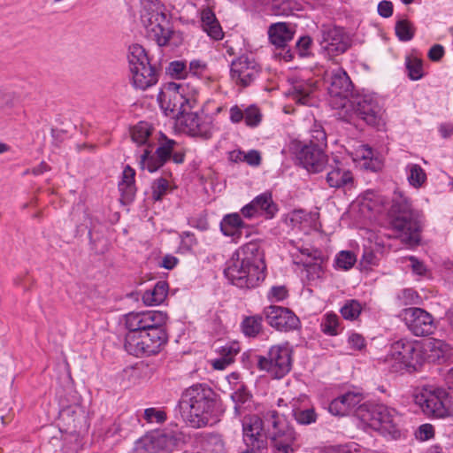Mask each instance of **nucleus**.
<instances>
[{
    "instance_id": "4d7b16f0",
    "label": "nucleus",
    "mask_w": 453,
    "mask_h": 453,
    "mask_svg": "<svg viewBox=\"0 0 453 453\" xmlns=\"http://www.w3.org/2000/svg\"><path fill=\"white\" fill-rule=\"evenodd\" d=\"M379 258L377 255L371 249H365L361 259V264L364 266L377 265Z\"/></svg>"
},
{
    "instance_id": "052dcab7",
    "label": "nucleus",
    "mask_w": 453,
    "mask_h": 453,
    "mask_svg": "<svg viewBox=\"0 0 453 453\" xmlns=\"http://www.w3.org/2000/svg\"><path fill=\"white\" fill-rule=\"evenodd\" d=\"M444 54L445 50L443 46L441 44H434L430 48L427 57L431 61L437 62L442 58Z\"/></svg>"
},
{
    "instance_id": "a18cd8bd",
    "label": "nucleus",
    "mask_w": 453,
    "mask_h": 453,
    "mask_svg": "<svg viewBox=\"0 0 453 453\" xmlns=\"http://www.w3.org/2000/svg\"><path fill=\"white\" fill-rule=\"evenodd\" d=\"M293 416L300 425H310L316 422L317 419V414L313 409H294Z\"/></svg>"
},
{
    "instance_id": "ddd939ff",
    "label": "nucleus",
    "mask_w": 453,
    "mask_h": 453,
    "mask_svg": "<svg viewBox=\"0 0 453 453\" xmlns=\"http://www.w3.org/2000/svg\"><path fill=\"white\" fill-rule=\"evenodd\" d=\"M269 429L265 422V411L261 415H250L242 420V440L247 448L267 449Z\"/></svg>"
},
{
    "instance_id": "774afa93",
    "label": "nucleus",
    "mask_w": 453,
    "mask_h": 453,
    "mask_svg": "<svg viewBox=\"0 0 453 453\" xmlns=\"http://www.w3.org/2000/svg\"><path fill=\"white\" fill-rule=\"evenodd\" d=\"M230 120L233 123H239L244 119V111L237 105H234L229 111Z\"/></svg>"
},
{
    "instance_id": "a19ab883",
    "label": "nucleus",
    "mask_w": 453,
    "mask_h": 453,
    "mask_svg": "<svg viewBox=\"0 0 453 453\" xmlns=\"http://www.w3.org/2000/svg\"><path fill=\"white\" fill-rule=\"evenodd\" d=\"M406 69L409 78L412 81H418L424 75L423 63L419 58L408 57L406 58Z\"/></svg>"
},
{
    "instance_id": "5701e85b",
    "label": "nucleus",
    "mask_w": 453,
    "mask_h": 453,
    "mask_svg": "<svg viewBox=\"0 0 453 453\" xmlns=\"http://www.w3.org/2000/svg\"><path fill=\"white\" fill-rule=\"evenodd\" d=\"M182 124L187 133L194 137L209 139L212 135L213 121L211 117L198 114L197 112L187 111L183 116Z\"/></svg>"
},
{
    "instance_id": "f3484780",
    "label": "nucleus",
    "mask_w": 453,
    "mask_h": 453,
    "mask_svg": "<svg viewBox=\"0 0 453 453\" xmlns=\"http://www.w3.org/2000/svg\"><path fill=\"white\" fill-rule=\"evenodd\" d=\"M260 66L256 60L247 55H242L231 63L230 75L238 86L246 88L258 77Z\"/></svg>"
},
{
    "instance_id": "2f4dec72",
    "label": "nucleus",
    "mask_w": 453,
    "mask_h": 453,
    "mask_svg": "<svg viewBox=\"0 0 453 453\" xmlns=\"http://www.w3.org/2000/svg\"><path fill=\"white\" fill-rule=\"evenodd\" d=\"M168 294V283L165 280L157 281L154 288L142 295V302L149 306L162 303Z\"/></svg>"
},
{
    "instance_id": "72a5a7b5",
    "label": "nucleus",
    "mask_w": 453,
    "mask_h": 453,
    "mask_svg": "<svg viewBox=\"0 0 453 453\" xmlns=\"http://www.w3.org/2000/svg\"><path fill=\"white\" fill-rule=\"evenodd\" d=\"M152 132V126L145 121H140L130 130L132 141L137 145L146 144Z\"/></svg>"
},
{
    "instance_id": "69168bd1",
    "label": "nucleus",
    "mask_w": 453,
    "mask_h": 453,
    "mask_svg": "<svg viewBox=\"0 0 453 453\" xmlns=\"http://www.w3.org/2000/svg\"><path fill=\"white\" fill-rule=\"evenodd\" d=\"M409 260L411 262V269L414 273L420 276L426 275L427 269L422 261L418 260L414 256H411Z\"/></svg>"
},
{
    "instance_id": "bb28decb",
    "label": "nucleus",
    "mask_w": 453,
    "mask_h": 453,
    "mask_svg": "<svg viewBox=\"0 0 453 453\" xmlns=\"http://www.w3.org/2000/svg\"><path fill=\"white\" fill-rule=\"evenodd\" d=\"M155 453H170L183 441L184 435L178 429L164 430L150 435Z\"/></svg>"
},
{
    "instance_id": "a878e982",
    "label": "nucleus",
    "mask_w": 453,
    "mask_h": 453,
    "mask_svg": "<svg viewBox=\"0 0 453 453\" xmlns=\"http://www.w3.org/2000/svg\"><path fill=\"white\" fill-rule=\"evenodd\" d=\"M298 254H292L293 262L305 268L309 280L320 279L324 274L322 258L313 255L309 249L298 250Z\"/></svg>"
},
{
    "instance_id": "f257e3e1",
    "label": "nucleus",
    "mask_w": 453,
    "mask_h": 453,
    "mask_svg": "<svg viewBox=\"0 0 453 453\" xmlns=\"http://www.w3.org/2000/svg\"><path fill=\"white\" fill-rule=\"evenodd\" d=\"M168 315L161 311H132L125 316L128 330L124 348L135 357L152 356L159 353L168 341L165 325Z\"/></svg>"
},
{
    "instance_id": "473e14b6",
    "label": "nucleus",
    "mask_w": 453,
    "mask_h": 453,
    "mask_svg": "<svg viewBox=\"0 0 453 453\" xmlns=\"http://www.w3.org/2000/svg\"><path fill=\"white\" fill-rule=\"evenodd\" d=\"M273 8L275 15L291 16L296 15V12L303 9V4L297 0H275Z\"/></svg>"
},
{
    "instance_id": "6ab92c4d",
    "label": "nucleus",
    "mask_w": 453,
    "mask_h": 453,
    "mask_svg": "<svg viewBox=\"0 0 453 453\" xmlns=\"http://www.w3.org/2000/svg\"><path fill=\"white\" fill-rule=\"evenodd\" d=\"M263 316L270 326L280 332H289L300 326L298 317L285 307L269 305L263 310Z\"/></svg>"
},
{
    "instance_id": "e2e57ef3",
    "label": "nucleus",
    "mask_w": 453,
    "mask_h": 453,
    "mask_svg": "<svg viewBox=\"0 0 453 453\" xmlns=\"http://www.w3.org/2000/svg\"><path fill=\"white\" fill-rule=\"evenodd\" d=\"M329 411L334 415L343 416L348 413L345 405H342V402L339 398L334 399L329 404Z\"/></svg>"
},
{
    "instance_id": "aec40b11",
    "label": "nucleus",
    "mask_w": 453,
    "mask_h": 453,
    "mask_svg": "<svg viewBox=\"0 0 453 453\" xmlns=\"http://www.w3.org/2000/svg\"><path fill=\"white\" fill-rule=\"evenodd\" d=\"M403 316L408 329L416 336L429 335L435 329L433 316L424 309L407 308L403 311Z\"/></svg>"
},
{
    "instance_id": "7ed1b4c3",
    "label": "nucleus",
    "mask_w": 453,
    "mask_h": 453,
    "mask_svg": "<svg viewBox=\"0 0 453 453\" xmlns=\"http://www.w3.org/2000/svg\"><path fill=\"white\" fill-rule=\"evenodd\" d=\"M219 403V395L206 383H196L187 388L179 400V408L183 420L193 428L208 425L214 416Z\"/></svg>"
},
{
    "instance_id": "393cba45",
    "label": "nucleus",
    "mask_w": 453,
    "mask_h": 453,
    "mask_svg": "<svg viewBox=\"0 0 453 453\" xmlns=\"http://www.w3.org/2000/svg\"><path fill=\"white\" fill-rule=\"evenodd\" d=\"M317 90V82L310 79L294 80L288 96L301 105L311 106L314 104V93Z\"/></svg>"
},
{
    "instance_id": "603ef678",
    "label": "nucleus",
    "mask_w": 453,
    "mask_h": 453,
    "mask_svg": "<svg viewBox=\"0 0 453 453\" xmlns=\"http://www.w3.org/2000/svg\"><path fill=\"white\" fill-rule=\"evenodd\" d=\"M339 400L342 402V405H345L348 412L359 404L361 401V395L354 392H347L340 395Z\"/></svg>"
},
{
    "instance_id": "c03bdc74",
    "label": "nucleus",
    "mask_w": 453,
    "mask_h": 453,
    "mask_svg": "<svg viewBox=\"0 0 453 453\" xmlns=\"http://www.w3.org/2000/svg\"><path fill=\"white\" fill-rule=\"evenodd\" d=\"M432 352L431 357L434 359L444 358L449 352V345L441 340H433L427 346Z\"/></svg>"
},
{
    "instance_id": "13d9d810",
    "label": "nucleus",
    "mask_w": 453,
    "mask_h": 453,
    "mask_svg": "<svg viewBox=\"0 0 453 453\" xmlns=\"http://www.w3.org/2000/svg\"><path fill=\"white\" fill-rule=\"evenodd\" d=\"M311 43L312 40L310 36H302L296 42V48L301 57H305L308 55V50H310Z\"/></svg>"
},
{
    "instance_id": "7c9ffc66",
    "label": "nucleus",
    "mask_w": 453,
    "mask_h": 453,
    "mask_svg": "<svg viewBox=\"0 0 453 453\" xmlns=\"http://www.w3.org/2000/svg\"><path fill=\"white\" fill-rule=\"evenodd\" d=\"M326 182L330 188H341L353 183V175L349 170L336 166L327 173Z\"/></svg>"
},
{
    "instance_id": "20e7f679",
    "label": "nucleus",
    "mask_w": 453,
    "mask_h": 453,
    "mask_svg": "<svg viewBox=\"0 0 453 453\" xmlns=\"http://www.w3.org/2000/svg\"><path fill=\"white\" fill-rule=\"evenodd\" d=\"M389 224L403 242L418 245L424 226V215L412 208L411 202L403 192L395 191L388 211Z\"/></svg>"
},
{
    "instance_id": "f03ea898",
    "label": "nucleus",
    "mask_w": 453,
    "mask_h": 453,
    "mask_svg": "<svg viewBox=\"0 0 453 453\" xmlns=\"http://www.w3.org/2000/svg\"><path fill=\"white\" fill-rule=\"evenodd\" d=\"M227 280L240 288H252L265 278L264 252L257 242H248L237 250L224 270Z\"/></svg>"
},
{
    "instance_id": "6e6552de",
    "label": "nucleus",
    "mask_w": 453,
    "mask_h": 453,
    "mask_svg": "<svg viewBox=\"0 0 453 453\" xmlns=\"http://www.w3.org/2000/svg\"><path fill=\"white\" fill-rule=\"evenodd\" d=\"M128 63L132 73L134 86L139 89H146L157 82V72L153 66L144 48L133 44L128 49Z\"/></svg>"
},
{
    "instance_id": "338daca9",
    "label": "nucleus",
    "mask_w": 453,
    "mask_h": 453,
    "mask_svg": "<svg viewBox=\"0 0 453 453\" xmlns=\"http://www.w3.org/2000/svg\"><path fill=\"white\" fill-rule=\"evenodd\" d=\"M180 238L181 244L188 250H191L197 243L195 234L189 231L182 232Z\"/></svg>"
},
{
    "instance_id": "9b49d317",
    "label": "nucleus",
    "mask_w": 453,
    "mask_h": 453,
    "mask_svg": "<svg viewBox=\"0 0 453 453\" xmlns=\"http://www.w3.org/2000/svg\"><path fill=\"white\" fill-rule=\"evenodd\" d=\"M415 403L428 417L443 418L450 415L451 397L444 388H424L415 395Z\"/></svg>"
},
{
    "instance_id": "4468645a",
    "label": "nucleus",
    "mask_w": 453,
    "mask_h": 453,
    "mask_svg": "<svg viewBox=\"0 0 453 453\" xmlns=\"http://www.w3.org/2000/svg\"><path fill=\"white\" fill-rule=\"evenodd\" d=\"M177 146V142L169 139L164 134L160 133L158 138V147L154 153H151L150 143H148L143 153L140 157L139 165L142 169H147L150 173H154L161 168L172 157V154Z\"/></svg>"
},
{
    "instance_id": "c756f323",
    "label": "nucleus",
    "mask_w": 453,
    "mask_h": 453,
    "mask_svg": "<svg viewBox=\"0 0 453 453\" xmlns=\"http://www.w3.org/2000/svg\"><path fill=\"white\" fill-rule=\"evenodd\" d=\"M135 171L129 165H127L122 173L121 181L119 183V189L123 200L131 202L135 195L134 184Z\"/></svg>"
},
{
    "instance_id": "a211bd4d",
    "label": "nucleus",
    "mask_w": 453,
    "mask_h": 453,
    "mask_svg": "<svg viewBox=\"0 0 453 453\" xmlns=\"http://www.w3.org/2000/svg\"><path fill=\"white\" fill-rule=\"evenodd\" d=\"M294 35L292 26L286 22L273 23L268 28L269 41L279 50L275 55L286 62L294 58L293 52L288 49V43L293 40Z\"/></svg>"
},
{
    "instance_id": "e433bc0d",
    "label": "nucleus",
    "mask_w": 453,
    "mask_h": 453,
    "mask_svg": "<svg viewBox=\"0 0 453 453\" xmlns=\"http://www.w3.org/2000/svg\"><path fill=\"white\" fill-rule=\"evenodd\" d=\"M406 171L408 181L412 187L418 188L426 182V174L419 165L409 164L406 166Z\"/></svg>"
},
{
    "instance_id": "412c9836",
    "label": "nucleus",
    "mask_w": 453,
    "mask_h": 453,
    "mask_svg": "<svg viewBox=\"0 0 453 453\" xmlns=\"http://www.w3.org/2000/svg\"><path fill=\"white\" fill-rule=\"evenodd\" d=\"M296 160L309 173H318L327 164V156L323 148L314 144H303L296 153Z\"/></svg>"
},
{
    "instance_id": "09e8293b",
    "label": "nucleus",
    "mask_w": 453,
    "mask_h": 453,
    "mask_svg": "<svg viewBox=\"0 0 453 453\" xmlns=\"http://www.w3.org/2000/svg\"><path fill=\"white\" fill-rule=\"evenodd\" d=\"M144 419L149 423L162 424L166 420V413L157 408H147L144 411Z\"/></svg>"
},
{
    "instance_id": "49530a36",
    "label": "nucleus",
    "mask_w": 453,
    "mask_h": 453,
    "mask_svg": "<svg viewBox=\"0 0 453 453\" xmlns=\"http://www.w3.org/2000/svg\"><path fill=\"white\" fill-rule=\"evenodd\" d=\"M308 144L318 145L323 148L326 146V134L320 125L315 124L311 129V138Z\"/></svg>"
},
{
    "instance_id": "423d86ee",
    "label": "nucleus",
    "mask_w": 453,
    "mask_h": 453,
    "mask_svg": "<svg viewBox=\"0 0 453 453\" xmlns=\"http://www.w3.org/2000/svg\"><path fill=\"white\" fill-rule=\"evenodd\" d=\"M363 419L375 430H379L393 438L400 436L399 425L401 416L393 408L381 403L361 406Z\"/></svg>"
},
{
    "instance_id": "8fccbe9b",
    "label": "nucleus",
    "mask_w": 453,
    "mask_h": 453,
    "mask_svg": "<svg viewBox=\"0 0 453 453\" xmlns=\"http://www.w3.org/2000/svg\"><path fill=\"white\" fill-rule=\"evenodd\" d=\"M244 120L249 127L257 126L261 121V114L258 108L254 105L247 107L244 111Z\"/></svg>"
},
{
    "instance_id": "3c124183",
    "label": "nucleus",
    "mask_w": 453,
    "mask_h": 453,
    "mask_svg": "<svg viewBox=\"0 0 453 453\" xmlns=\"http://www.w3.org/2000/svg\"><path fill=\"white\" fill-rule=\"evenodd\" d=\"M166 73L172 77L183 79L187 73V67L182 61H173L168 65Z\"/></svg>"
},
{
    "instance_id": "4c0bfd02",
    "label": "nucleus",
    "mask_w": 453,
    "mask_h": 453,
    "mask_svg": "<svg viewBox=\"0 0 453 453\" xmlns=\"http://www.w3.org/2000/svg\"><path fill=\"white\" fill-rule=\"evenodd\" d=\"M251 398V395L245 388L244 386H242L240 388L236 389L234 392L231 394V400L234 403V411L235 416H241L243 410V404L249 402Z\"/></svg>"
},
{
    "instance_id": "39448f33",
    "label": "nucleus",
    "mask_w": 453,
    "mask_h": 453,
    "mask_svg": "<svg viewBox=\"0 0 453 453\" xmlns=\"http://www.w3.org/2000/svg\"><path fill=\"white\" fill-rule=\"evenodd\" d=\"M265 422L269 429V439L276 449L282 453H293L297 449L298 434L284 415L275 410L265 411Z\"/></svg>"
},
{
    "instance_id": "dca6fc26",
    "label": "nucleus",
    "mask_w": 453,
    "mask_h": 453,
    "mask_svg": "<svg viewBox=\"0 0 453 453\" xmlns=\"http://www.w3.org/2000/svg\"><path fill=\"white\" fill-rule=\"evenodd\" d=\"M324 80L330 96L339 97L340 107L346 108L350 100L349 96L352 94L353 89V83L346 71L340 66L329 69L326 71Z\"/></svg>"
},
{
    "instance_id": "bf43d9fd",
    "label": "nucleus",
    "mask_w": 453,
    "mask_h": 453,
    "mask_svg": "<svg viewBox=\"0 0 453 453\" xmlns=\"http://www.w3.org/2000/svg\"><path fill=\"white\" fill-rule=\"evenodd\" d=\"M188 223L191 227L200 231H206L209 228V223L206 218L202 216L190 218Z\"/></svg>"
},
{
    "instance_id": "6e6d98bb",
    "label": "nucleus",
    "mask_w": 453,
    "mask_h": 453,
    "mask_svg": "<svg viewBox=\"0 0 453 453\" xmlns=\"http://www.w3.org/2000/svg\"><path fill=\"white\" fill-rule=\"evenodd\" d=\"M399 298L403 300V303L404 305H408L417 303V299L418 298V296L417 292L412 288H405L402 291V294L399 296Z\"/></svg>"
},
{
    "instance_id": "f704fd0d",
    "label": "nucleus",
    "mask_w": 453,
    "mask_h": 453,
    "mask_svg": "<svg viewBox=\"0 0 453 453\" xmlns=\"http://www.w3.org/2000/svg\"><path fill=\"white\" fill-rule=\"evenodd\" d=\"M82 417L83 411L79 405L63 406L59 411V418L68 427H76V421Z\"/></svg>"
},
{
    "instance_id": "9d476101",
    "label": "nucleus",
    "mask_w": 453,
    "mask_h": 453,
    "mask_svg": "<svg viewBox=\"0 0 453 453\" xmlns=\"http://www.w3.org/2000/svg\"><path fill=\"white\" fill-rule=\"evenodd\" d=\"M260 371L266 372L273 379H281L292 367V349L287 345L272 346L265 356L256 357Z\"/></svg>"
},
{
    "instance_id": "2eb2a0df",
    "label": "nucleus",
    "mask_w": 453,
    "mask_h": 453,
    "mask_svg": "<svg viewBox=\"0 0 453 453\" xmlns=\"http://www.w3.org/2000/svg\"><path fill=\"white\" fill-rule=\"evenodd\" d=\"M348 104L352 108L357 117L367 125L379 127L383 124L384 110L378 99L372 95H362L351 97Z\"/></svg>"
},
{
    "instance_id": "37998d69",
    "label": "nucleus",
    "mask_w": 453,
    "mask_h": 453,
    "mask_svg": "<svg viewBox=\"0 0 453 453\" xmlns=\"http://www.w3.org/2000/svg\"><path fill=\"white\" fill-rule=\"evenodd\" d=\"M357 258L353 252L342 250L338 253L335 258V265L342 270L350 269L356 263Z\"/></svg>"
},
{
    "instance_id": "79ce46f5",
    "label": "nucleus",
    "mask_w": 453,
    "mask_h": 453,
    "mask_svg": "<svg viewBox=\"0 0 453 453\" xmlns=\"http://www.w3.org/2000/svg\"><path fill=\"white\" fill-rule=\"evenodd\" d=\"M362 307L358 301L349 300L341 309V314L345 319L354 320L361 313Z\"/></svg>"
},
{
    "instance_id": "c9c22d12",
    "label": "nucleus",
    "mask_w": 453,
    "mask_h": 453,
    "mask_svg": "<svg viewBox=\"0 0 453 453\" xmlns=\"http://www.w3.org/2000/svg\"><path fill=\"white\" fill-rule=\"evenodd\" d=\"M264 318L263 314L245 318L242 323L244 334L250 337L257 336L262 330V321Z\"/></svg>"
},
{
    "instance_id": "ea45409f",
    "label": "nucleus",
    "mask_w": 453,
    "mask_h": 453,
    "mask_svg": "<svg viewBox=\"0 0 453 453\" xmlns=\"http://www.w3.org/2000/svg\"><path fill=\"white\" fill-rule=\"evenodd\" d=\"M395 35L402 42L411 41L415 34V30L410 21L407 19H399L395 23Z\"/></svg>"
},
{
    "instance_id": "0eeeda50",
    "label": "nucleus",
    "mask_w": 453,
    "mask_h": 453,
    "mask_svg": "<svg viewBox=\"0 0 453 453\" xmlns=\"http://www.w3.org/2000/svg\"><path fill=\"white\" fill-rule=\"evenodd\" d=\"M141 19L149 39L155 41L160 47L168 44L173 31L166 15L157 4H154L152 1L145 4Z\"/></svg>"
},
{
    "instance_id": "680f3d73",
    "label": "nucleus",
    "mask_w": 453,
    "mask_h": 453,
    "mask_svg": "<svg viewBox=\"0 0 453 453\" xmlns=\"http://www.w3.org/2000/svg\"><path fill=\"white\" fill-rule=\"evenodd\" d=\"M434 434V430L432 425L424 424L418 427L417 437L421 441H426L432 438Z\"/></svg>"
},
{
    "instance_id": "58836bf2",
    "label": "nucleus",
    "mask_w": 453,
    "mask_h": 453,
    "mask_svg": "<svg viewBox=\"0 0 453 453\" xmlns=\"http://www.w3.org/2000/svg\"><path fill=\"white\" fill-rule=\"evenodd\" d=\"M321 331L327 335L339 334V317L334 313H326L320 324Z\"/></svg>"
},
{
    "instance_id": "0e129e2a",
    "label": "nucleus",
    "mask_w": 453,
    "mask_h": 453,
    "mask_svg": "<svg viewBox=\"0 0 453 453\" xmlns=\"http://www.w3.org/2000/svg\"><path fill=\"white\" fill-rule=\"evenodd\" d=\"M378 13L383 18H389L393 14V4L388 0H382L378 4Z\"/></svg>"
},
{
    "instance_id": "cd10ccee",
    "label": "nucleus",
    "mask_w": 453,
    "mask_h": 453,
    "mask_svg": "<svg viewBox=\"0 0 453 453\" xmlns=\"http://www.w3.org/2000/svg\"><path fill=\"white\" fill-rule=\"evenodd\" d=\"M201 22L203 30L208 36L215 41L223 39L224 32L212 10L206 8L201 12Z\"/></svg>"
},
{
    "instance_id": "864d4df0",
    "label": "nucleus",
    "mask_w": 453,
    "mask_h": 453,
    "mask_svg": "<svg viewBox=\"0 0 453 453\" xmlns=\"http://www.w3.org/2000/svg\"><path fill=\"white\" fill-rule=\"evenodd\" d=\"M133 453H155L150 436L138 440L134 447Z\"/></svg>"
},
{
    "instance_id": "c85d7f7f",
    "label": "nucleus",
    "mask_w": 453,
    "mask_h": 453,
    "mask_svg": "<svg viewBox=\"0 0 453 453\" xmlns=\"http://www.w3.org/2000/svg\"><path fill=\"white\" fill-rule=\"evenodd\" d=\"M244 226L245 224L238 213L227 214L220 222V230L223 234L231 236L234 241H237L241 238L242 228Z\"/></svg>"
},
{
    "instance_id": "4be33fe9",
    "label": "nucleus",
    "mask_w": 453,
    "mask_h": 453,
    "mask_svg": "<svg viewBox=\"0 0 453 453\" xmlns=\"http://www.w3.org/2000/svg\"><path fill=\"white\" fill-rule=\"evenodd\" d=\"M389 355L395 361L392 370L398 372L412 366V362L418 354L414 342L402 338L391 345Z\"/></svg>"
},
{
    "instance_id": "de8ad7c7",
    "label": "nucleus",
    "mask_w": 453,
    "mask_h": 453,
    "mask_svg": "<svg viewBox=\"0 0 453 453\" xmlns=\"http://www.w3.org/2000/svg\"><path fill=\"white\" fill-rule=\"evenodd\" d=\"M169 188V182L165 178H158L152 184V197L155 201H160Z\"/></svg>"
},
{
    "instance_id": "b1692460",
    "label": "nucleus",
    "mask_w": 453,
    "mask_h": 453,
    "mask_svg": "<svg viewBox=\"0 0 453 453\" xmlns=\"http://www.w3.org/2000/svg\"><path fill=\"white\" fill-rule=\"evenodd\" d=\"M278 211L277 204L273 201L272 193L265 192L256 196L250 203L242 209V214L251 219L257 215L265 219H273Z\"/></svg>"
},
{
    "instance_id": "5fc2aeb1",
    "label": "nucleus",
    "mask_w": 453,
    "mask_h": 453,
    "mask_svg": "<svg viewBox=\"0 0 453 453\" xmlns=\"http://www.w3.org/2000/svg\"><path fill=\"white\" fill-rule=\"evenodd\" d=\"M288 296V290L284 286H274L269 293L268 298L273 301L280 302Z\"/></svg>"
},
{
    "instance_id": "f8f14e48",
    "label": "nucleus",
    "mask_w": 453,
    "mask_h": 453,
    "mask_svg": "<svg viewBox=\"0 0 453 453\" xmlns=\"http://www.w3.org/2000/svg\"><path fill=\"white\" fill-rule=\"evenodd\" d=\"M318 41L322 53L328 58L343 54L351 46V40L345 30L332 24L320 27Z\"/></svg>"
},
{
    "instance_id": "1a4fd4ad",
    "label": "nucleus",
    "mask_w": 453,
    "mask_h": 453,
    "mask_svg": "<svg viewBox=\"0 0 453 453\" xmlns=\"http://www.w3.org/2000/svg\"><path fill=\"white\" fill-rule=\"evenodd\" d=\"M184 92L185 88L180 83L166 82L163 85L157 101L165 115L180 118L194 107L196 101L187 97Z\"/></svg>"
}]
</instances>
